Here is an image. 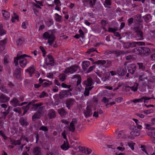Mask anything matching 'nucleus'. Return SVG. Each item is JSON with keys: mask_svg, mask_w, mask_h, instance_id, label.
<instances>
[{"mask_svg": "<svg viewBox=\"0 0 155 155\" xmlns=\"http://www.w3.org/2000/svg\"><path fill=\"white\" fill-rule=\"evenodd\" d=\"M149 130L147 132L148 135L151 137H153L155 136V133L153 130Z\"/></svg>", "mask_w": 155, "mask_h": 155, "instance_id": "nucleus-31", "label": "nucleus"}, {"mask_svg": "<svg viewBox=\"0 0 155 155\" xmlns=\"http://www.w3.org/2000/svg\"><path fill=\"white\" fill-rule=\"evenodd\" d=\"M151 123L150 124H145V126L146 127V129L148 130H151L150 126H153V125H155V118H153L151 119Z\"/></svg>", "mask_w": 155, "mask_h": 155, "instance_id": "nucleus-12", "label": "nucleus"}, {"mask_svg": "<svg viewBox=\"0 0 155 155\" xmlns=\"http://www.w3.org/2000/svg\"><path fill=\"white\" fill-rule=\"evenodd\" d=\"M6 33V31L3 29V25L1 24L0 25V35L2 36L4 35Z\"/></svg>", "mask_w": 155, "mask_h": 155, "instance_id": "nucleus-29", "label": "nucleus"}, {"mask_svg": "<svg viewBox=\"0 0 155 155\" xmlns=\"http://www.w3.org/2000/svg\"><path fill=\"white\" fill-rule=\"evenodd\" d=\"M110 5V0H105V4H104L105 7H108Z\"/></svg>", "mask_w": 155, "mask_h": 155, "instance_id": "nucleus-41", "label": "nucleus"}, {"mask_svg": "<svg viewBox=\"0 0 155 155\" xmlns=\"http://www.w3.org/2000/svg\"><path fill=\"white\" fill-rule=\"evenodd\" d=\"M54 2L55 5H61V1L60 0H54Z\"/></svg>", "mask_w": 155, "mask_h": 155, "instance_id": "nucleus-51", "label": "nucleus"}, {"mask_svg": "<svg viewBox=\"0 0 155 155\" xmlns=\"http://www.w3.org/2000/svg\"><path fill=\"white\" fill-rule=\"evenodd\" d=\"M34 11L35 14L36 15H39V11L38 9H36V8H34Z\"/></svg>", "mask_w": 155, "mask_h": 155, "instance_id": "nucleus-60", "label": "nucleus"}, {"mask_svg": "<svg viewBox=\"0 0 155 155\" xmlns=\"http://www.w3.org/2000/svg\"><path fill=\"white\" fill-rule=\"evenodd\" d=\"M28 25V23L27 21L23 22L22 24V27L24 29L26 28Z\"/></svg>", "mask_w": 155, "mask_h": 155, "instance_id": "nucleus-46", "label": "nucleus"}, {"mask_svg": "<svg viewBox=\"0 0 155 155\" xmlns=\"http://www.w3.org/2000/svg\"><path fill=\"white\" fill-rule=\"evenodd\" d=\"M43 37L45 40H48V43L50 45L53 43L55 39L51 33L48 32H46L43 34Z\"/></svg>", "mask_w": 155, "mask_h": 155, "instance_id": "nucleus-2", "label": "nucleus"}, {"mask_svg": "<svg viewBox=\"0 0 155 155\" xmlns=\"http://www.w3.org/2000/svg\"><path fill=\"white\" fill-rule=\"evenodd\" d=\"M46 65H52L54 62V59L50 55H48V58L45 60Z\"/></svg>", "mask_w": 155, "mask_h": 155, "instance_id": "nucleus-9", "label": "nucleus"}, {"mask_svg": "<svg viewBox=\"0 0 155 155\" xmlns=\"http://www.w3.org/2000/svg\"><path fill=\"white\" fill-rule=\"evenodd\" d=\"M102 113L103 111L99 109H98L97 110L94 112L93 116L95 117H97L99 114H101Z\"/></svg>", "mask_w": 155, "mask_h": 155, "instance_id": "nucleus-21", "label": "nucleus"}, {"mask_svg": "<svg viewBox=\"0 0 155 155\" xmlns=\"http://www.w3.org/2000/svg\"><path fill=\"white\" fill-rule=\"evenodd\" d=\"M144 53L145 52L147 54H149L150 53V49L148 48H145L143 50Z\"/></svg>", "mask_w": 155, "mask_h": 155, "instance_id": "nucleus-53", "label": "nucleus"}, {"mask_svg": "<svg viewBox=\"0 0 155 155\" xmlns=\"http://www.w3.org/2000/svg\"><path fill=\"white\" fill-rule=\"evenodd\" d=\"M33 152L35 155H40L41 149L38 147H35L33 150Z\"/></svg>", "mask_w": 155, "mask_h": 155, "instance_id": "nucleus-24", "label": "nucleus"}, {"mask_svg": "<svg viewBox=\"0 0 155 155\" xmlns=\"http://www.w3.org/2000/svg\"><path fill=\"white\" fill-rule=\"evenodd\" d=\"M0 89L2 91L4 92L8 93V91L6 89V87L4 86L1 87Z\"/></svg>", "mask_w": 155, "mask_h": 155, "instance_id": "nucleus-45", "label": "nucleus"}, {"mask_svg": "<svg viewBox=\"0 0 155 155\" xmlns=\"http://www.w3.org/2000/svg\"><path fill=\"white\" fill-rule=\"evenodd\" d=\"M29 105L28 104L26 106H23L22 107L23 109L24 110L23 114H25L27 112V110L29 109Z\"/></svg>", "mask_w": 155, "mask_h": 155, "instance_id": "nucleus-40", "label": "nucleus"}, {"mask_svg": "<svg viewBox=\"0 0 155 155\" xmlns=\"http://www.w3.org/2000/svg\"><path fill=\"white\" fill-rule=\"evenodd\" d=\"M130 136L128 137L129 139H133L134 137L138 136L140 134V131L136 127H135L130 132Z\"/></svg>", "mask_w": 155, "mask_h": 155, "instance_id": "nucleus-5", "label": "nucleus"}, {"mask_svg": "<svg viewBox=\"0 0 155 155\" xmlns=\"http://www.w3.org/2000/svg\"><path fill=\"white\" fill-rule=\"evenodd\" d=\"M49 83H48L47 82H44L43 83L44 86H49L50 85H51L52 84V83L51 81H49Z\"/></svg>", "mask_w": 155, "mask_h": 155, "instance_id": "nucleus-58", "label": "nucleus"}, {"mask_svg": "<svg viewBox=\"0 0 155 155\" xmlns=\"http://www.w3.org/2000/svg\"><path fill=\"white\" fill-rule=\"evenodd\" d=\"M109 31L110 32L114 33L115 31H117V29L116 28H109Z\"/></svg>", "mask_w": 155, "mask_h": 155, "instance_id": "nucleus-57", "label": "nucleus"}, {"mask_svg": "<svg viewBox=\"0 0 155 155\" xmlns=\"http://www.w3.org/2000/svg\"><path fill=\"white\" fill-rule=\"evenodd\" d=\"M4 61L5 64H6L8 62V55H5L4 56Z\"/></svg>", "mask_w": 155, "mask_h": 155, "instance_id": "nucleus-49", "label": "nucleus"}, {"mask_svg": "<svg viewBox=\"0 0 155 155\" xmlns=\"http://www.w3.org/2000/svg\"><path fill=\"white\" fill-rule=\"evenodd\" d=\"M79 149L82 152L86 154H89L91 152V150L87 147H79Z\"/></svg>", "mask_w": 155, "mask_h": 155, "instance_id": "nucleus-13", "label": "nucleus"}, {"mask_svg": "<svg viewBox=\"0 0 155 155\" xmlns=\"http://www.w3.org/2000/svg\"><path fill=\"white\" fill-rule=\"evenodd\" d=\"M105 63V61H98L96 62V64H104Z\"/></svg>", "mask_w": 155, "mask_h": 155, "instance_id": "nucleus-56", "label": "nucleus"}, {"mask_svg": "<svg viewBox=\"0 0 155 155\" xmlns=\"http://www.w3.org/2000/svg\"><path fill=\"white\" fill-rule=\"evenodd\" d=\"M124 145V144L121 142L117 143L116 146H117V149L119 151H123L125 149Z\"/></svg>", "mask_w": 155, "mask_h": 155, "instance_id": "nucleus-17", "label": "nucleus"}, {"mask_svg": "<svg viewBox=\"0 0 155 155\" xmlns=\"http://www.w3.org/2000/svg\"><path fill=\"white\" fill-rule=\"evenodd\" d=\"M2 13L3 16V18L4 19H7L10 17V15L9 13L6 10H2Z\"/></svg>", "mask_w": 155, "mask_h": 155, "instance_id": "nucleus-14", "label": "nucleus"}, {"mask_svg": "<svg viewBox=\"0 0 155 155\" xmlns=\"http://www.w3.org/2000/svg\"><path fill=\"white\" fill-rule=\"evenodd\" d=\"M79 68L78 66L74 65L71 67L66 68L64 73L66 74H72L76 71Z\"/></svg>", "mask_w": 155, "mask_h": 155, "instance_id": "nucleus-3", "label": "nucleus"}, {"mask_svg": "<svg viewBox=\"0 0 155 155\" xmlns=\"http://www.w3.org/2000/svg\"><path fill=\"white\" fill-rule=\"evenodd\" d=\"M126 69L123 70L120 69L117 71V73L119 75L123 76L126 74Z\"/></svg>", "mask_w": 155, "mask_h": 155, "instance_id": "nucleus-28", "label": "nucleus"}, {"mask_svg": "<svg viewBox=\"0 0 155 155\" xmlns=\"http://www.w3.org/2000/svg\"><path fill=\"white\" fill-rule=\"evenodd\" d=\"M48 116L50 118H54L55 116V112L53 110H51L49 113Z\"/></svg>", "mask_w": 155, "mask_h": 155, "instance_id": "nucleus-32", "label": "nucleus"}, {"mask_svg": "<svg viewBox=\"0 0 155 155\" xmlns=\"http://www.w3.org/2000/svg\"><path fill=\"white\" fill-rule=\"evenodd\" d=\"M53 74L52 73H49L47 75V77L49 78H53Z\"/></svg>", "mask_w": 155, "mask_h": 155, "instance_id": "nucleus-64", "label": "nucleus"}, {"mask_svg": "<svg viewBox=\"0 0 155 155\" xmlns=\"http://www.w3.org/2000/svg\"><path fill=\"white\" fill-rule=\"evenodd\" d=\"M136 45H145V43L142 42H134L130 43V47H133L136 46Z\"/></svg>", "mask_w": 155, "mask_h": 155, "instance_id": "nucleus-19", "label": "nucleus"}, {"mask_svg": "<svg viewBox=\"0 0 155 155\" xmlns=\"http://www.w3.org/2000/svg\"><path fill=\"white\" fill-rule=\"evenodd\" d=\"M58 111L59 114L61 116H63L66 113L65 110L63 109H58Z\"/></svg>", "mask_w": 155, "mask_h": 155, "instance_id": "nucleus-37", "label": "nucleus"}, {"mask_svg": "<svg viewBox=\"0 0 155 155\" xmlns=\"http://www.w3.org/2000/svg\"><path fill=\"white\" fill-rule=\"evenodd\" d=\"M24 42V41L23 39L19 38L16 41V44L17 45H21Z\"/></svg>", "mask_w": 155, "mask_h": 155, "instance_id": "nucleus-33", "label": "nucleus"}, {"mask_svg": "<svg viewBox=\"0 0 155 155\" xmlns=\"http://www.w3.org/2000/svg\"><path fill=\"white\" fill-rule=\"evenodd\" d=\"M90 62L88 61H84L82 64V67L84 70H85L89 66Z\"/></svg>", "mask_w": 155, "mask_h": 155, "instance_id": "nucleus-23", "label": "nucleus"}, {"mask_svg": "<svg viewBox=\"0 0 155 155\" xmlns=\"http://www.w3.org/2000/svg\"><path fill=\"white\" fill-rule=\"evenodd\" d=\"M61 147L62 150H67L69 148L68 142L67 141H64L63 144L61 146Z\"/></svg>", "mask_w": 155, "mask_h": 155, "instance_id": "nucleus-22", "label": "nucleus"}, {"mask_svg": "<svg viewBox=\"0 0 155 155\" xmlns=\"http://www.w3.org/2000/svg\"><path fill=\"white\" fill-rule=\"evenodd\" d=\"M39 48L43 53V56L45 57L46 54V52H45V48L42 46H40Z\"/></svg>", "mask_w": 155, "mask_h": 155, "instance_id": "nucleus-44", "label": "nucleus"}, {"mask_svg": "<svg viewBox=\"0 0 155 155\" xmlns=\"http://www.w3.org/2000/svg\"><path fill=\"white\" fill-rule=\"evenodd\" d=\"M14 111L16 112H18V113L20 114L21 113V111L20 109L18 108H15L14 109Z\"/></svg>", "mask_w": 155, "mask_h": 155, "instance_id": "nucleus-54", "label": "nucleus"}, {"mask_svg": "<svg viewBox=\"0 0 155 155\" xmlns=\"http://www.w3.org/2000/svg\"><path fill=\"white\" fill-rule=\"evenodd\" d=\"M41 116V114L39 112H38L36 114L33 115L32 116V120L34 121H35L36 119L39 118Z\"/></svg>", "mask_w": 155, "mask_h": 155, "instance_id": "nucleus-27", "label": "nucleus"}, {"mask_svg": "<svg viewBox=\"0 0 155 155\" xmlns=\"http://www.w3.org/2000/svg\"><path fill=\"white\" fill-rule=\"evenodd\" d=\"M14 62L18 64L22 68H24L28 63V61L26 59L23 57L22 54H20V52L18 53L17 57L15 58Z\"/></svg>", "mask_w": 155, "mask_h": 155, "instance_id": "nucleus-1", "label": "nucleus"}, {"mask_svg": "<svg viewBox=\"0 0 155 155\" xmlns=\"http://www.w3.org/2000/svg\"><path fill=\"white\" fill-rule=\"evenodd\" d=\"M40 130H43L45 131H46L48 130V129L47 127H45L42 126L41 127L40 129Z\"/></svg>", "mask_w": 155, "mask_h": 155, "instance_id": "nucleus-62", "label": "nucleus"}, {"mask_svg": "<svg viewBox=\"0 0 155 155\" xmlns=\"http://www.w3.org/2000/svg\"><path fill=\"white\" fill-rule=\"evenodd\" d=\"M95 50L93 48H91L89 49L86 52V53L90 54V53L94 51Z\"/></svg>", "mask_w": 155, "mask_h": 155, "instance_id": "nucleus-59", "label": "nucleus"}, {"mask_svg": "<svg viewBox=\"0 0 155 155\" xmlns=\"http://www.w3.org/2000/svg\"><path fill=\"white\" fill-rule=\"evenodd\" d=\"M135 144V143H134L132 142H130L128 143V146L130 147L132 150H134V146Z\"/></svg>", "mask_w": 155, "mask_h": 155, "instance_id": "nucleus-47", "label": "nucleus"}, {"mask_svg": "<svg viewBox=\"0 0 155 155\" xmlns=\"http://www.w3.org/2000/svg\"><path fill=\"white\" fill-rule=\"evenodd\" d=\"M20 122L22 125H26L27 124V122L23 118H21L20 120Z\"/></svg>", "mask_w": 155, "mask_h": 155, "instance_id": "nucleus-43", "label": "nucleus"}, {"mask_svg": "<svg viewBox=\"0 0 155 155\" xmlns=\"http://www.w3.org/2000/svg\"><path fill=\"white\" fill-rule=\"evenodd\" d=\"M60 79L62 81H63L65 79V76L64 75H60Z\"/></svg>", "mask_w": 155, "mask_h": 155, "instance_id": "nucleus-55", "label": "nucleus"}, {"mask_svg": "<svg viewBox=\"0 0 155 155\" xmlns=\"http://www.w3.org/2000/svg\"><path fill=\"white\" fill-rule=\"evenodd\" d=\"M56 5V6L55 8V9L58 11H60L61 9V8L60 7L61 5Z\"/></svg>", "mask_w": 155, "mask_h": 155, "instance_id": "nucleus-61", "label": "nucleus"}, {"mask_svg": "<svg viewBox=\"0 0 155 155\" xmlns=\"http://www.w3.org/2000/svg\"><path fill=\"white\" fill-rule=\"evenodd\" d=\"M69 95H71V94L68 90L63 91L60 93V95L61 98H63V97H67Z\"/></svg>", "mask_w": 155, "mask_h": 155, "instance_id": "nucleus-10", "label": "nucleus"}, {"mask_svg": "<svg viewBox=\"0 0 155 155\" xmlns=\"http://www.w3.org/2000/svg\"><path fill=\"white\" fill-rule=\"evenodd\" d=\"M144 17L145 21L146 22H148L151 19V16L150 15H146Z\"/></svg>", "mask_w": 155, "mask_h": 155, "instance_id": "nucleus-39", "label": "nucleus"}, {"mask_svg": "<svg viewBox=\"0 0 155 155\" xmlns=\"http://www.w3.org/2000/svg\"><path fill=\"white\" fill-rule=\"evenodd\" d=\"M149 76H148L145 79L147 80L148 83H149L150 82H153L155 78L153 77H152V75L151 74H149Z\"/></svg>", "mask_w": 155, "mask_h": 155, "instance_id": "nucleus-25", "label": "nucleus"}, {"mask_svg": "<svg viewBox=\"0 0 155 155\" xmlns=\"http://www.w3.org/2000/svg\"><path fill=\"white\" fill-rule=\"evenodd\" d=\"M74 102V101L73 100H72L70 102V103L69 102H67L66 104L67 105V107L68 108V109H70V108L69 106L71 105V104H73Z\"/></svg>", "mask_w": 155, "mask_h": 155, "instance_id": "nucleus-50", "label": "nucleus"}, {"mask_svg": "<svg viewBox=\"0 0 155 155\" xmlns=\"http://www.w3.org/2000/svg\"><path fill=\"white\" fill-rule=\"evenodd\" d=\"M35 69L33 66L30 67L25 70L26 74H28L30 77H31L32 74L34 73Z\"/></svg>", "mask_w": 155, "mask_h": 155, "instance_id": "nucleus-11", "label": "nucleus"}, {"mask_svg": "<svg viewBox=\"0 0 155 155\" xmlns=\"http://www.w3.org/2000/svg\"><path fill=\"white\" fill-rule=\"evenodd\" d=\"M39 81L40 83L38 84H35V87L36 88H38L40 87L41 86V84L43 82V81L41 78H39Z\"/></svg>", "mask_w": 155, "mask_h": 155, "instance_id": "nucleus-48", "label": "nucleus"}, {"mask_svg": "<svg viewBox=\"0 0 155 155\" xmlns=\"http://www.w3.org/2000/svg\"><path fill=\"white\" fill-rule=\"evenodd\" d=\"M153 109L147 110L144 111V113L146 115L149 114L151 113H153Z\"/></svg>", "mask_w": 155, "mask_h": 155, "instance_id": "nucleus-42", "label": "nucleus"}, {"mask_svg": "<svg viewBox=\"0 0 155 155\" xmlns=\"http://www.w3.org/2000/svg\"><path fill=\"white\" fill-rule=\"evenodd\" d=\"M92 87H86L85 89V91L84 93V94L85 96H87L89 94V91L91 89Z\"/></svg>", "mask_w": 155, "mask_h": 155, "instance_id": "nucleus-34", "label": "nucleus"}, {"mask_svg": "<svg viewBox=\"0 0 155 155\" xmlns=\"http://www.w3.org/2000/svg\"><path fill=\"white\" fill-rule=\"evenodd\" d=\"M117 139H125L127 138V135L126 132L123 130L120 131L116 136Z\"/></svg>", "mask_w": 155, "mask_h": 155, "instance_id": "nucleus-6", "label": "nucleus"}, {"mask_svg": "<svg viewBox=\"0 0 155 155\" xmlns=\"http://www.w3.org/2000/svg\"><path fill=\"white\" fill-rule=\"evenodd\" d=\"M61 16L59 15L58 14L55 13V18L56 21H61Z\"/></svg>", "mask_w": 155, "mask_h": 155, "instance_id": "nucleus-36", "label": "nucleus"}, {"mask_svg": "<svg viewBox=\"0 0 155 155\" xmlns=\"http://www.w3.org/2000/svg\"><path fill=\"white\" fill-rule=\"evenodd\" d=\"M9 100V98L3 94H0V101L1 103L5 102Z\"/></svg>", "mask_w": 155, "mask_h": 155, "instance_id": "nucleus-18", "label": "nucleus"}, {"mask_svg": "<svg viewBox=\"0 0 155 155\" xmlns=\"http://www.w3.org/2000/svg\"><path fill=\"white\" fill-rule=\"evenodd\" d=\"M31 53L32 54H33L35 56H36L38 53V52L36 50H35L33 51H32Z\"/></svg>", "mask_w": 155, "mask_h": 155, "instance_id": "nucleus-63", "label": "nucleus"}, {"mask_svg": "<svg viewBox=\"0 0 155 155\" xmlns=\"http://www.w3.org/2000/svg\"><path fill=\"white\" fill-rule=\"evenodd\" d=\"M18 17L15 13L14 14V16H13L12 18V22H14L16 21H18Z\"/></svg>", "mask_w": 155, "mask_h": 155, "instance_id": "nucleus-30", "label": "nucleus"}, {"mask_svg": "<svg viewBox=\"0 0 155 155\" xmlns=\"http://www.w3.org/2000/svg\"><path fill=\"white\" fill-rule=\"evenodd\" d=\"M152 97H142L141 98L139 99H135L133 100L132 101L134 103H136L137 102H142L143 101H144V102H147V101L150 99L152 98Z\"/></svg>", "mask_w": 155, "mask_h": 155, "instance_id": "nucleus-7", "label": "nucleus"}, {"mask_svg": "<svg viewBox=\"0 0 155 155\" xmlns=\"http://www.w3.org/2000/svg\"><path fill=\"white\" fill-rule=\"evenodd\" d=\"M137 64L138 65L139 69H141L142 70H143L144 69V68L143 65V63H137Z\"/></svg>", "mask_w": 155, "mask_h": 155, "instance_id": "nucleus-52", "label": "nucleus"}, {"mask_svg": "<svg viewBox=\"0 0 155 155\" xmlns=\"http://www.w3.org/2000/svg\"><path fill=\"white\" fill-rule=\"evenodd\" d=\"M11 104L14 106L19 105L18 100L16 98H14L11 101Z\"/></svg>", "mask_w": 155, "mask_h": 155, "instance_id": "nucleus-20", "label": "nucleus"}, {"mask_svg": "<svg viewBox=\"0 0 155 155\" xmlns=\"http://www.w3.org/2000/svg\"><path fill=\"white\" fill-rule=\"evenodd\" d=\"M71 146L75 149V150H77L78 148H79L78 144L76 142H72L71 143Z\"/></svg>", "mask_w": 155, "mask_h": 155, "instance_id": "nucleus-35", "label": "nucleus"}, {"mask_svg": "<svg viewBox=\"0 0 155 155\" xmlns=\"http://www.w3.org/2000/svg\"><path fill=\"white\" fill-rule=\"evenodd\" d=\"M77 124V120L76 119H73L71 122L69 127V129L71 131H74L75 128V127Z\"/></svg>", "mask_w": 155, "mask_h": 155, "instance_id": "nucleus-8", "label": "nucleus"}, {"mask_svg": "<svg viewBox=\"0 0 155 155\" xmlns=\"http://www.w3.org/2000/svg\"><path fill=\"white\" fill-rule=\"evenodd\" d=\"M6 42V40L5 39L2 40L0 41V52L5 49V45Z\"/></svg>", "mask_w": 155, "mask_h": 155, "instance_id": "nucleus-16", "label": "nucleus"}, {"mask_svg": "<svg viewBox=\"0 0 155 155\" xmlns=\"http://www.w3.org/2000/svg\"><path fill=\"white\" fill-rule=\"evenodd\" d=\"M92 83V80L91 78H88L87 81L84 82V84H85L87 87H89V86H91Z\"/></svg>", "mask_w": 155, "mask_h": 155, "instance_id": "nucleus-26", "label": "nucleus"}, {"mask_svg": "<svg viewBox=\"0 0 155 155\" xmlns=\"http://www.w3.org/2000/svg\"><path fill=\"white\" fill-rule=\"evenodd\" d=\"M128 71L131 74H133L136 70V66L134 64H131L129 65L128 67Z\"/></svg>", "mask_w": 155, "mask_h": 155, "instance_id": "nucleus-15", "label": "nucleus"}, {"mask_svg": "<svg viewBox=\"0 0 155 155\" xmlns=\"http://www.w3.org/2000/svg\"><path fill=\"white\" fill-rule=\"evenodd\" d=\"M96 110V108L92 106V105L87 106L86 110L84 112V115L85 117H89L92 115V111Z\"/></svg>", "mask_w": 155, "mask_h": 155, "instance_id": "nucleus-4", "label": "nucleus"}, {"mask_svg": "<svg viewBox=\"0 0 155 155\" xmlns=\"http://www.w3.org/2000/svg\"><path fill=\"white\" fill-rule=\"evenodd\" d=\"M137 86L138 84L136 83L132 87H129V88H130L132 91H137Z\"/></svg>", "mask_w": 155, "mask_h": 155, "instance_id": "nucleus-38", "label": "nucleus"}]
</instances>
